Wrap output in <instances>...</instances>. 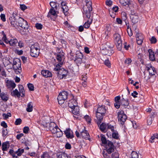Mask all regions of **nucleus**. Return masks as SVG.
I'll use <instances>...</instances> for the list:
<instances>
[{"label":"nucleus","instance_id":"obj_1","mask_svg":"<svg viewBox=\"0 0 158 158\" xmlns=\"http://www.w3.org/2000/svg\"><path fill=\"white\" fill-rule=\"evenodd\" d=\"M40 46L37 43L32 44L30 47V55L33 57H37L40 53Z\"/></svg>","mask_w":158,"mask_h":158},{"label":"nucleus","instance_id":"obj_2","mask_svg":"<svg viewBox=\"0 0 158 158\" xmlns=\"http://www.w3.org/2000/svg\"><path fill=\"white\" fill-rule=\"evenodd\" d=\"M114 39L117 49L119 51L121 50L122 44L120 35L118 33L114 34Z\"/></svg>","mask_w":158,"mask_h":158},{"label":"nucleus","instance_id":"obj_3","mask_svg":"<svg viewBox=\"0 0 158 158\" xmlns=\"http://www.w3.org/2000/svg\"><path fill=\"white\" fill-rule=\"evenodd\" d=\"M68 95V92L65 91H62L60 93L57 99L59 104L62 105L67 98Z\"/></svg>","mask_w":158,"mask_h":158},{"label":"nucleus","instance_id":"obj_4","mask_svg":"<svg viewBox=\"0 0 158 158\" xmlns=\"http://www.w3.org/2000/svg\"><path fill=\"white\" fill-rule=\"evenodd\" d=\"M117 118L118 122L121 124H123L125 122L127 116L123 110H119L117 112Z\"/></svg>","mask_w":158,"mask_h":158},{"label":"nucleus","instance_id":"obj_5","mask_svg":"<svg viewBox=\"0 0 158 158\" xmlns=\"http://www.w3.org/2000/svg\"><path fill=\"white\" fill-rule=\"evenodd\" d=\"M130 17L132 22L133 24L137 23L139 20V18L138 13L134 10L131 11Z\"/></svg>","mask_w":158,"mask_h":158},{"label":"nucleus","instance_id":"obj_6","mask_svg":"<svg viewBox=\"0 0 158 158\" xmlns=\"http://www.w3.org/2000/svg\"><path fill=\"white\" fill-rule=\"evenodd\" d=\"M20 17L16 14H13L12 16L9 18L11 25L14 27H18V19H19Z\"/></svg>","mask_w":158,"mask_h":158},{"label":"nucleus","instance_id":"obj_7","mask_svg":"<svg viewBox=\"0 0 158 158\" xmlns=\"http://www.w3.org/2000/svg\"><path fill=\"white\" fill-rule=\"evenodd\" d=\"M115 149V147L113 143L110 141H109L108 143L105 145V149L109 154H110L114 152Z\"/></svg>","mask_w":158,"mask_h":158},{"label":"nucleus","instance_id":"obj_8","mask_svg":"<svg viewBox=\"0 0 158 158\" xmlns=\"http://www.w3.org/2000/svg\"><path fill=\"white\" fill-rule=\"evenodd\" d=\"M2 40L6 44L9 43L10 45L12 46H15L18 43V41L16 39H11L10 41L7 40L6 36L5 34H4Z\"/></svg>","mask_w":158,"mask_h":158},{"label":"nucleus","instance_id":"obj_9","mask_svg":"<svg viewBox=\"0 0 158 158\" xmlns=\"http://www.w3.org/2000/svg\"><path fill=\"white\" fill-rule=\"evenodd\" d=\"M19 26L24 30H27L29 27L27 21L20 17L18 19V27Z\"/></svg>","mask_w":158,"mask_h":158},{"label":"nucleus","instance_id":"obj_10","mask_svg":"<svg viewBox=\"0 0 158 158\" xmlns=\"http://www.w3.org/2000/svg\"><path fill=\"white\" fill-rule=\"evenodd\" d=\"M55 9H51L47 15V17L54 20L57 17L58 12Z\"/></svg>","mask_w":158,"mask_h":158},{"label":"nucleus","instance_id":"obj_11","mask_svg":"<svg viewBox=\"0 0 158 158\" xmlns=\"http://www.w3.org/2000/svg\"><path fill=\"white\" fill-rule=\"evenodd\" d=\"M72 98L69 101L68 105L70 108L73 109L77 106V102L76 98H74L73 96H72Z\"/></svg>","mask_w":158,"mask_h":158},{"label":"nucleus","instance_id":"obj_12","mask_svg":"<svg viewBox=\"0 0 158 158\" xmlns=\"http://www.w3.org/2000/svg\"><path fill=\"white\" fill-rule=\"evenodd\" d=\"M101 52L102 53L103 55L110 56L112 53V48L109 47H106L105 48H102Z\"/></svg>","mask_w":158,"mask_h":158},{"label":"nucleus","instance_id":"obj_13","mask_svg":"<svg viewBox=\"0 0 158 158\" xmlns=\"http://www.w3.org/2000/svg\"><path fill=\"white\" fill-rule=\"evenodd\" d=\"M68 74L67 70L64 69L63 68H61L60 69L59 71L57 73L58 76L60 79L66 77Z\"/></svg>","mask_w":158,"mask_h":158},{"label":"nucleus","instance_id":"obj_14","mask_svg":"<svg viewBox=\"0 0 158 158\" xmlns=\"http://www.w3.org/2000/svg\"><path fill=\"white\" fill-rule=\"evenodd\" d=\"M75 61L78 63L81 64L82 61L83 55L82 53L79 51H77Z\"/></svg>","mask_w":158,"mask_h":158},{"label":"nucleus","instance_id":"obj_15","mask_svg":"<svg viewBox=\"0 0 158 158\" xmlns=\"http://www.w3.org/2000/svg\"><path fill=\"white\" fill-rule=\"evenodd\" d=\"M5 81L6 86L8 89H13L16 87V84L13 81L6 80Z\"/></svg>","mask_w":158,"mask_h":158},{"label":"nucleus","instance_id":"obj_16","mask_svg":"<svg viewBox=\"0 0 158 158\" xmlns=\"http://www.w3.org/2000/svg\"><path fill=\"white\" fill-rule=\"evenodd\" d=\"M56 58L59 64H63L65 59L63 53L57 54Z\"/></svg>","mask_w":158,"mask_h":158},{"label":"nucleus","instance_id":"obj_17","mask_svg":"<svg viewBox=\"0 0 158 158\" xmlns=\"http://www.w3.org/2000/svg\"><path fill=\"white\" fill-rule=\"evenodd\" d=\"M136 40L138 45H141L143 41V36L141 33H137L136 35Z\"/></svg>","mask_w":158,"mask_h":158},{"label":"nucleus","instance_id":"obj_18","mask_svg":"<svg viewBox=\"0 0 158 158\" xmlns=\"http://www.w3.org/2000/svg\"><path fill=\"white\" fill-rule=\"evenodd\" d=\"M61 7L64 15H67L68 14V11L69 10V8L66 3L64 2H61Z\"/></svg>","mask_w":158,"mask_h":158},{"label":"nucleus","instance_id":"obj_19","mask_svg":"<svg viewBox=\"0 0 158 158\" xmlns=\"http://www.w3.org/2000/svg\"><path fill=\"white\" fill-rule=\"evenodd\" d=\"M50 129L52 132L53 134H56L58 131V129H60L54 123H51L50 124Z\"/></svg>","mask_w":158,"mask_h":158},{"label":"nucleus","instance_id":"obj_20","mask_svg":"<svg viewBox=\"0 0 158 158\" xmlns=\"http://www.w3.org/2000/svg\"><path fill=\"white\" fill-rule=\"evenodd\" d=\"M122 96L123 98L120 100V106H123L125 107L128 106L129 104L128 99L125 97H123V95Z\"/></svg>","mask_w":158,"mask_h":158},{"label":"nucleus","instance_id":"obj_21","mask_svg":"<svg viewBox=\"0 0 158 158\" xmlns=\"http://www.w3.org/2000/svg\"><path fill=\"white\" fill-rule=\"evenodd\" d=\"M147 70L148 71L149 75L154 77H155V74H156V71L155 68L152 66L147 67Z\"/></svg>","mask_w":158,"mask_h":158},{"label":"nucleus","instance_id":"obj_22","mask_svg":"<svg viewBox=\"0 0 158 158\" xmlns=\"http://www.w3.org/2000/svg\"><path fill=\"white\" fill-rule=\"evenodd\" d=\"M89 134L86 130L84 129L81 132L80 137L86 139H89Z\"/></svg>","mask_w":158,"mask_h":158},{"label":"nucleus","instance_id":"obj_23","mask_svg":"<svg viewBox=\"0 0 158 158\" xmlns=\"http://www.w3.org/2000/svg\"><path fill=\"white\" fill-rule=\"evenodd\" d=\"M84 12L83 13V16L84 18L86 17L89 19H92L90 18L91 17V12L92 10H87L85 8H83Z\"/></svg>","mask_w":158,"mask_h":158},{"label":"nucleus","instance_id":"obj_24","mask_svg":"<svg viewBox=\"0 0 158 158\" xmlns=\"http://www.w3.org/2000/svg\"><path fill=\"white\" fill-rule=\"evenodd\" d=\"M10 145L9 141L3 142L2 146V150L3 151H7L10 148Z\"/></svg>","mask_w":158,"mask_h":158},{"label":"nucleus","instance_id":"obj_25","mask_svg":"<svg viewBox=\"0 0 158 158\" xmlns=\"http://www.w3.org/2000/svg\"><path fill=\"white\" fill-rule=\"evenodd\" d=\"M106 107L104 105L101 106L99 107L97 109L96 112L100 113L105 115L106 113Z\"/></svg>","mask_w":158,"mask_h":158},{"label":"nucleus","instance_id":"obj_26","mask_svg":"<svg viewBox=\"0 0 158 158\" xmlns=\"http://www.w3.org/2000/svg\"><path fill=\"white\" fill-rule=\"evenodd\" d=\"M41 73L42 75L45 77H51L52 76L51 72L48 70H42Z\"/></svg>","mask_w":158,"mask_h":158},{"label":"nucleus","instance_id":"obj_27","mask_svg":"<svg viewBox=\"0 0 158 158\" xmlns=\"http://www.w3.org/2000/svg\"><path fill=\"white\" fill-rule=\"evenodd\" d=\"M104 115L100 113L96 112V116L97 118V123L98 124H100L101 123Z\"/></svg>","mask_w":158,"mask_h":158},{"label":"nucleus","instance_id":"obj_28","mask_svg":"<svg viewBox=\"0 0 158 158\" xmlns=\"http://www.w3.org/2000/svg\"><path fill=\"white\" fill-rule=\"evenodd\" d=\"M120 97L119 96H116L114 98L115 103L114 106L116 108H119L120 106Z\"/></svg>","mask_w":158,"mask_h":158},{"label":"nucleus","instance_id":"obj_29","mask_svg":"<svg viewBox=\"0 0 158 158\" xmlns=\"http://www.w3.org/2000/svg\"><path fill=\"white\" fill-rule=\"evenodd\" d=\"M66 137L68 138H72L73 136L72 131L69 129H66L64 131Z\"/></svg>","mask_w":158,"mask_h":158},{"label":"nucleus","instance_id":"obj_30","mask_svg":"<svg viewBox=\"0 0 158 158\" xmlns=\"http://www.w3.org/2000/svg\"><path fill=\"white\" fill-rule=\"evenodd\" d=\"M21 64L19 61L17 62L16 61H14L13 63V67L15 70L20 69H21Z\"/></svg>","mask_w":158,"mask_h":158},{"label":"nucleus","instance_id":"obj_31","mask_svg":"<svg viewBox=\"0 0 158 158\" xmlns=\"http://www.w3.org/2000/svg\"><path fill=\"white\" fill-rule=\"evenodd\" d=\"M21 93L18 91L17 89H15L11 93L12 96L14 97H17L18 98H20L21 95Z\"/></svg>","mask_w":158,"mask_h":158},{"label":"nucleus","instance_id":"obj_32","mask_svg":"<svg viewBox=\"0 0 158 158\" xmlns=\"http://www.w3.org/2000/svg\"><path fill=\"white\" fill-rule=\"evenodd\" d=\"M57 158H71L67 154L64 153H59L57 154Z\"/></svg>","mask_w":158,"mask_h":158},{"label":"nucleus","instance_id":"obj_33","mask_svg":"<svg viewBox=\"0 0 158 158\" xmlns=\"http://www.w3.org/2000/svg\"><path fill=\"white\" fill-rule=\"evenodd\" d=\"M149 54V57L150 60L154 61L155 60V54L154 52L152 49H149L148 50Z\"/></svg>","mask_w":158,"mask_h":158},{"label":"nucleus","instance_id":"obj_34","mask_svg":"<svg viewBox=\"0 0 158 158\" xmlns=\"http://www.w3.org/2000/svg\"><path fill=\"white\" fill-rule=\"evenodd\" d=\"M85 2L88 10H92V3L91 0H85Z\"/></svg>","mask_w":158,"mask_h":158},{"label":"nucleus","instance_id":"obj_35","mask_svg":"<svg viewBox=\"0 0 158 158\" xmlns=\"http://www.w3.org/2000/svg\"><path fill=\"white\" fill-rule=\"evenodd\" d=\"M72 112L75 115H77L79 114V108L78 106L74 107L73 109H72Z\"/></svg>","mask_w":158,"mask_h":158},{"label":"nucleus","instance_id":"obj_36","mask_svg":"<svg viewBox=\"0 0 158 158\" xmlns=\"http://www.w3.org/2000/svg\"><path fill=\"white\" fill-rule=\"evenodd\" d=\"M50 4L51 7V9H55V10H57L58 9L59 4L56 2H50Z\"/></svg>","mask_w":158,"mask_h":158},{"label":"nucleus","instance_id":"obj_37","mask_svg":"<svg viewBox=\"0 0 158 158\" xmlns=\"http://www.w3.org/2000/svg\"><path fill=\"white\" fill-rule=\"evenodd\" d=\"M33 108V104L31 102H30L27 104L26 110L28 112H31L32 111Z\"/></svg>","mask_w":158,"mask_h":158},{"label":"nucleus","instance_id":"obj_38","mask_svg":"<svg viewBox=\"0 0 158 158\" xmlns=\"http://www.w3.org/2000/svg\"><path fill=\"white\" fill-rule=\"evenodd\" d=\"M119 2L123 6H129L130 4V0H119Z\"/></svg>","mask_w":158,"mask_h":158},{"label":"nucleus","instance_id":"obj_39","mask_svg":"<svg viewBox=\"0 0 158 158\" xmlns=\"http://www.w3.org/2000/svg\"><path fill=\"white\" fill-rule=\"evenodd\" d=\"M0 96L4 102L7 101L8 99V98L7 94L4 92L1 93Z\"/></svg>","mask_w":158,"mask_h":158},{"label":"nucleus","instance_id":"obj_40","mask_svg":"<svg viewBox=\"0 0 158 158\" xmlns=\"http://www.w3.org/2000/svg\"><path fill=\"white\" fill-rule=\"evenodd\" d=\"M105 34L107 36H108L110 34L111 30V27L110 25L108 24L106 25L105 28Z\"/></svg>","mask_w":158,"mask_h":158},{"label":"nucleus","instance_id":"obj_41","mask_svg":"<svg viewBox=\"0 0 158 158\" xmlns=\"http://www.w3.org/2000/svg\"><path fill=\"white\" fill-rule=\"evenodd\" d=\"M158 139V136L157 134H154L152 136L150 139L149 141L150 142L152 143L155 141L157 140Z\"/></svg>","mask_w":158,"mask_h":158},{"label":"nucleus","instance_id":"obj_42","mask_svg":"<svg viewBox=\"0 0 158 158\" xmlns=\"http://www.w3.org/2000/svg\"><path fill=\"white\" fill-rule=\"evenodd\" d=\"M92 23V19H89L84 24V27L85 28H88Z\"/></svg>","mask_w":158,"mask_h":158},{"label":"nucleus","instance_id":"obj_43","mask_svg":"<svg viewBox=\"0 0 158 158\" xmlns=\"http://www.w3.org/2000/svg\"><path fill=\"white\" fill-rule=\"evenodd\" d=\"M19 92L22 94L21 97H23L25 95V92L23 86L21 85H19Z\"/></svg>","mask_w":158,"mask_h":158},{"label":"nucleus","instance_id":"obj_44","mask_svg":"<svg viewBox=\"0 0 158 158\" xmlns=\"http://www.w3.org/2000/svg\"><path fill=\"white\" fill-rule=\"evenodd\" d=\"M107 124L102 123L100 126V129L102 131H104L107 130Z\"/></svg>","mask_w":158,"mask_h":158},{"label":"nucleus","instance_id":"obj_45","mask_svg":"<svg viewBox=\"0 0 158 158\" xmlns=\"http://www.w3.org/2000/svg\"><path fill=\"white\" fill-rule=\"evenodd\" d=\"M101 137L102 143L103 144L106 145L108 143V142L109 141L106 140V138L104 135H101Z\"/></svg>","mask_w":158,"mask_h":158},{"label":"nucleus","instance_id":"obj_46","mask_svg":"<svg viewBox=\"0 0 158 158\" xmlns=\"http://www.w3.org/2000/svg\"><path fill=\"white\" fill-rule=\"evenodd\" d=\"M24 152L23 149L19 148L18 150L15 152V154H17V156H20Z\"/></svg>","mask_w":158,"mask_h":158},{"label":"nucleus","instance_id":"obj_47","mask_svg":"<svg viewBox=\"0 0 158 158\" xmlns=\"http://www.w3.org/2000/svg\"><path fill=\"white\" fill-rule=\"evenodd\" d=\"M112 137L115 139H118L119 138V136L118 132L115 131L112 134Z\"/></svg>","mask_w":158,"mask_h":158},{"label":"nucleus","instance_id":"obj_48","mask_svg":"<svg viewBox=\"0 0 158 158\" xmlns=\"http://www.w3.org/2000/svg\"><path fill=\"white\" fill-rule=\"evenodd\" d=\"M131 156V158H139L138 153L135 151H133L132 152Z\"/></svg>","mask_w":158,"mask_h":158},{"label":"nucleus","instance_id":"obj_49","mask_svg":"<svg viewBox=\"0 0 158 158\" xmlns=\"http://www.w3.org/2000/svg\"><path fill=\"white\" fill-rule=\"evenodd\" d=\"M119 155L117 151L115 152L112 154V158H119Z\"/></svg>","mask_w":158,"mask_h":158},{"label":"nucleus","instance_id":"obj_50","mask_svg":"<svg viewBox=\"0 0 158 158\" xmlns=\"http://www.w3.org/2000/svg\"><path fill=\"white\" fill-rule=\"evenodd\" d=\"M9 153L13 156V158H19L17 156H16L15 152H14L12 149H10L9 151Z\"/></svg>","mask_w":158,"mask_h":158},{"label":"nucleus","instance_id":"obj_51","mask_svg":"<svg viewBox=\"0 0 158 158\" xmlns=\"http://www.w3.org/2000/svg\"><path fill=\"white\" fill-rule=\"evenodd\" d=\"M57 132L56 133L57 137H60L61 136L63 135L62 132L60 129H58Z\"/></svg>","mask_w":158,"mask_h":158},{"label":"nucleus","instance_id":"obj_52","mask_svg":"<svg viewBox=\"0 0 158 158\" xmlns=\"http://www.w3.org/2000/svg\"><path fill=\"white\" fill-rule=\"evenodd\" d=\"M62 64H59V63H58V64H57L56 65V67L54 68V70L55 71H58V72L59 71L60 69H60V67H61V65Z\"/></svg>","mask_w":158,"mask_h":158},{"label":"nucleus","instance_id":"obj_53","mask_svg":"<svg viewBox=\"0 0 158 158\" xmlns=\"http://www.w3.org/2000/svg\"><path fill=\"white\" fill-rule=\"evenodd\" d=\"M107 130L110 129L112 132H113L114 131H115L114 130V128L113 126H112L111 125L109 124H107Z\"/></svg>","mask_w":158,"mask_h":158},{"label":"nucleus","instance_id":"obj_54","mask_svg":"<svg viewBox=\"0 0 158 158\" xmlns=\"http://www.w3.org/2000/svg\"><path fill=\"white\" fill-rule=\"evenodd\" d=\"M152 44H155L157 41L156 38L154 36H152L150 40Z\"/></svg>","mask_w":158,"mask_h":158},{"label":"nucleus","instance_id":"obj_55","mask_svg":"<svg viewBox=\"0 0 158 158\" xmlns=\"http://www.w3.org/2000/svg\"><path fill=\"white\" fill-rule=\"evenodd\" d=\"M2 132L3 136H5L7 135L8 133L7 129L6 128H3L2 130Z\"/></svg>","mask_w":158,"mask_h":158},{"label":"nucleus","instance_id":"obj_56","mask_svg":"<svg viewBox=\"0 0 158 158\" xmlns=\"http://www.w3.org/2000/svg\"><path fill=\"white\" fill-rule=\"evenodd\" d=\"M29 130V128L28 127H25L23 128V132L25 134H27Z\"/></svg>","mask_w":158,"mask_h":158},{"label":"nucleus","instance_id":"obj_57","mask_svg":"<svg viewBox=\"0 0 158 158\" xmlns=\"http://www.w3.org/2000/svg\"><path fill=\"white\" fill-rule=\"evenodd\" d=\"M84 118L89 123L91 122V118L88 115H86L84 116Z\"/></svg>","mask_w":158,"mask_h":158},{"label":"nucleus","instance_id":"obj_58","mask_svg":"<svg viewBox=\"0 0 158 158\" xmlns=\"http://www.w3.org/2000/svg\"><path fill=\"white\" fill-rule=\"evenodd\" d=\"M22 121V120L20 118H17L16 119L15 124L16 125H19L21 123Z\"/></svg>","mask_w":158,"mask_h":158},{"label":"nucleus","instance_id":"obj_59","mask_svg":"<svg viewBox=\"0 0 158 158\" xmlns=\"http://www.w3.org/2000/svg\"><path fill=\"white\" fill-rule=\"evenodd\" d=\"M2 116L5 119L8 118L9 117H10L11 116V114L10 113H8L7 114H3Z\"/></svg>","mask_w":158,"mask_h":158},{"label":"nucleus","instance_id":"obj_60","mask_svg":"<svg viewBox=\"0 0 158 158\" xmlns=\"http://www.w3.org/2000/svg\"><path fill=\"white\" fill-rule=\"evenodd\" d=\"M35 27L37 29L40 30L42 28L43 25L40 23H37L35 24Z\"/></svg>","mask_w":158,"mask_h":158},{"label":"nucleus","instance_id":"obj_61","mask_svg":"<svg viewBox=\"0 0 158 158\" xmlns=\"http://www.w3.org/2000/svg\"><path fill=\"white\" fill-rule=\"evenodd\" d=\"M132 62L131 60L129 58H128L127 59L125 60L124 62L125 64H127L128 65H129V64H130Z\"/></svg>","mask_w":158,"mask_h":158},{"label":"nucleus","instance_id":"obj_62","mask_svg":"<svg viewBox=\"0 0 158 158\" xmlns=\"http://www.w3.org/2000/svg\"><path fill=\"white\" fill-rule=\"evenodd\" d=\"M28 87L30 90L33 91L34 90V87L33 85L31 84H28Z\"/></svg>","mask_w":158,"mask_h":158},{"label":"nucleus","instance_id":"obj_63","mask_svg":"<svg viewBox=\"0 0 158 158\" xmlns=\"http://www.w3.org/2000/svg\"><path fill=\"white\" fill-rule=\"evenodd\" d=\"M41 158H48V153L45 152L41 156Z\"/></svg>","mask_w":158,"mask_h":158},{"label":"nucleus","instance_id":"obj_64","mask_svg":"<svg viewBox=\"0 0 158 158\" xmlns=\"http://www.w3.org/2000/svg\"><path fill=\"white\" fill-rule=\"evenodd\" d=\"M1 125L2 126L4 127V128H6L7 127V125L6 123L4 121L2 122L1 123Z\"/></svg>","mask_w":158,"mask_h":158}]
</instances>
